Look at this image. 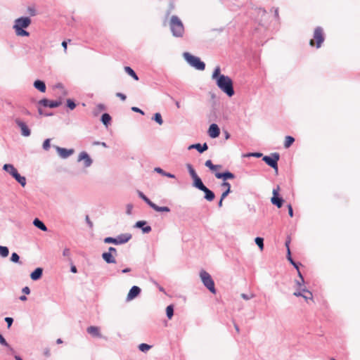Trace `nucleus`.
<instances>
[{
    "instance_id": "obj_1",
    "label": "nucleus",
    "mask_w": 360,
    "mask_h": 360,
    "mask_svg": "<svg viewBox=\"0 0 360 360\" xmlns=\"http://www.w3.org/2000/svg\"><path fill=\"white\" fill-rule=\"evenodd\" d=\"M220 72V68L216 67L212 77L216 81L217 86L228 96L231 97L235 93L232 79L229 76L221 75Z\"/></svg>"
},
{
    "instance_id": "obj_2",
    "label": "nucleus",
    "mask_w": 360,
    "mask_h": 360,
    "mask_svg": "<svg viewBox=\"0 0 360 360\" xmlns=\"http://www.w3.org/2000/svg\"><path fill=\"white\" fill-rule=\"evenodd\" d=\"M31 19L29 17H20L14 21L13 28L14 29L17 36L28 37L30 33L25 30L31 24Z\"/></svg>"
},
{
    "instance_id": "obj_3",
    "label": "nucleus",
    "mask_w": 360,
    "mask_h": 360,
    "mask_svg": "<svg viewBox=\"0 0 360 360\" xmlns=\"http://www.w3.org/2000/svg\"><path fill=\"white\" fill-rule=\"evenodd\" d=\"M170 30L172 35L175 37H181L184 33L183 22L176 15H172L170 19Z\"/></svg>"
},
{
    "instance_id": "obj_4",
    "label": "nucleus",
    "mask_w": 360,
    "mask_h": 360,
    "mask_svg": "<svg viewBox=\"0 0 360 360\" xmlns=\"http://www.w3.org/2000/svg\"><path fill=\"white\" fill-rule=\"evenodd\" d=\"M184 58L186 61L193 68L198 70H204L205 68V64L201 61L200 58L191 55L188 52H184L183 53Z\"/></svg>"
},
{
    "instance_id": "obj_5",
    "label": "nucleus",
    "mask_w": 360,
    "mask_h": 360,
    "mask_svg": "<svg viewBox=\"0 0 360 360\" xmlns=\"http://www.w3.org/2000/svg\"><path fill=\"white\" fill-rule=\"evenodd\" d=\"M200 277L202 280L203 285L212 292L215 294L216 289L214 288V282L208 272L205 270H201L200 272Z\"/></svg>"
},
{
    "instance_id": "obj_6",
    "label": "nucleus",
    "mask_w": 360,
    "mask_h": 360,
    "mask_svg": "<svg viewBox=\"0 0 360 360\" xmlns=\"http://www.w3.org/2000/svg\"><path fill=\"white\" fill-rule=\"evenodd\" d=\"M131 238V233H122L116 238L106 237L104 238L105 243H113L115 245H121L127 243Z\"/></svg>"
},
{
    "instance_id": "obj_7",
    "label": "nucleus",
    "mask_w": 360,
    "mask_h": 360,
    "mask_svg": "<svg viewBox=\"0 0 360 360\" xmlns=\"http://www.w3.org/2000/svg\"><path fill=\"white\" fill-rule=\"evenodd\" d=\"M280 158V155L278 153H271V155H265L263 157L262 160L269 167H272L276 172L278 171V161Z\"/></svg>"
},
{
    "instance_id": "obj_8",
    "label": "nucleus",
    "mask_w": 360,
    "mask_h": 360,
    "mask_svg": "<svg viewBox=\"0 0 360 360\" xmlns=\"http://www.w3.org/2000/svg\"><path fill=\"white\" fill-rule=\"evenodd\" d=\"M280 187L277 186L276 188L273 190V197L271 199V202L273 205H276L278 208H281L283 203V199L279 197Z\"/></svg>"
},
{
    "instance_id": "obj_9",
    "label": "nucleus",
    "mask_w": 360,
    "mask_h": 360,
    "mask_svg": "<svg viewBox=\"0 0 360 360\" xmlns=\"http://www.w3.org/2000/svg\"><path fill=\"white\" fill-rule=\"evenodd\" d=\"M314 39L316 41V48H320L324 41L323 30L321 27H317L314 30Z\"/></svg>"
},
{
    "instance_id": "obj_10",
    "label": "nucleus",
    "mask_w": 360,
    "mask_h": 360,
    "mask_svg": "<svg viewBox=\"0 0 360 360\" xmlns=\"http://www.w3.org/2000/svg\"><path fill=\"white\" fill-rule=\"evenodd\" d=\"M15 122L18 125V127L20 129L22 136H25V137L30 136L31 131L29 129V127H27V125L26 124V123H25L23 121H22L19 118H16L15 120Z\"/></svg>"
},
{
    "instance_id": "obj_11",
    "label": "nucleus",
    "mask_w": 360,
    "mask_h": 360,
    "mask_svg": "<svg viewBox=\"0 0 360 360\" xmlns=\"http://www.w3.org/2000/svg\"><path fill=\"white\" fill-rule=\"evenodd\" d=\"M54 147H55L57 153L60 155V157L63 159L68 158V157L72 155L75 152L74 149H72V148L67 149V148H61L59 146H54Z\"/></svg>"
},
{
    "instance_id": "obj_12",
    "label": "nucleus",
    "mask_w": 360,
    "mask_h": 360,
    "mask_svg": "<svg viewBox=\"0 0 360 360\" xmlns=\"http://www.w3.org/2000/svg\"><path fill=\"white\" fill-rule=\"evenodd\" d=\"M39 104L43 105L44 107L53 108L60 106L61 102L58 101H51L47 98H43L39 101Z\"/></svg>"
},
{
    "instance_id": "obj_13",
    "label": "nucleus",
    "mask_w": 360,
    "mask_h": 360,
    "mask_svg": "<svg viewBox=\"0 0 360 360\" xmlns=\"http://www.w3.org/2000/svg\"><path fill=\"white\" fill-rule=\"evenodd\" d=\"M82 160H84V165L85 167H89L91 165L93 160L89 155V154L85 152L82 151L79 153L78 156V161L80 162Z\"/></svg>"
},
{
    "instance_id": "obj_14",
    "label": "nucleus",
    "mask_w": 360,
    "mask_h": 360,
    "mask_svg": "<svg viewBox=\"0 0 360 360\" xmlns=\"http://www.w3.org/2000/svg\"><path fill=\"white\" fill-rule=\"evenodd\" d=\"M221 186L225 187L226 188V191H224L221 195V198L218 202L219 207H222V202L224 199L231 192V184L228 181H223Z\"/></svg>"
},
{
    "instance_id": "obj_15",
    "label": "nucleus",
    "mask_w": 360,
    "mask_h": 360,
    "mask_svg": "<svg viewBox=\"0 0 360 360\" xmlns=\"http://www.w3.org/2000/svg\"><path fill=\"white\" fill-rule=\"evenodd\" d=\"M214 175L217 179H223L224 181H226L227 179H233L235 178L234 174L229 170L224 172H216Z\"/></svg>"
},
{
    "instance_id": "obj_16",
    "label": "nucleus",
    "mask_w": 360,
    "mask_h": 360,
    "mask_svg": "<svg viewBox=\"0 0 360 360\" xmlns=\"http://www.w3.org/2000/svg\"><path fill=\"white\" fill-rule=\"evenodd\" d=\"M208 134L212 139H215L219 136L220 129L217 124L213 123L210 124L208 129Z\"/></svg>"
},
{
    "instance_id": "obj_17",
    "label": "nucleus",
    "mask_w": 360,
    "mask_h": 360,
    "mask_svg": "<svg viewBox=\"0 0 360 360\" xmlns=\"http://www.w3.org/2000/svg\"><path fill=\"white\" fill-rule=\"evenodd\" d=\"M146 224V221H138L134 224V227L141 229L143 233H148L151 231L152 229L150 226H148Z\"/></svg>"
},
{
    "instance_id": "obj_18",
    "label": "nucleus",
    "mask_w": 360,
    "mask_h": 360,
    "mask_svg": "<svg viewBox=\"0 0 360 360\" xmlns=\"http://www.w3.org/2000/svg\"><path fill=\"white\" fill-rule=\"evenodd\" d=\"M141 288L136 285H134L129 290V292L127 297V300L130 301L136 297L141 293Z\"/></svg>"
},
{
    "instance_id": "obj_19",
    "label": "nucleus",
    "mask_w": 360,
    "mask_h": 360,
    "mask_svg": "<svg viewBox=\"0 0 360 360\" xmlns=\"http://www.w3.org/2000/svg\"><path fill=\"white\" fill-rule=\"evenodd\" d=\"M86 332L93 337L99 338H102V335L100 332V328L98 326H89L87 328Z\"/></svg>"
},
{
    "instance_id": "obj_20",
    "label": "nucleus",
    "mask_w": 360,
    "mask_h": 360,
    "mask_svg": "<svg viewBox=\"0 0 360 360\" xmlns=\"http://www.w3.org/2000/svg\"><path fill=\"white\" fill-rule=\"evenodd\" d=\"M188 149H196L200 153H202L208 149V146L206 143L201 145L200 143H195L188 146Z\"/></svg>"
},
{
    "instance_id": "obj_21",
    "label": "nucleus",
    "mask_w": 360,
    "mask_h": 360,
    "mask_svg": "<svg viewBox=\"0 0 360 360\" xmlns=\"http://www.w3.org/2000/svg\"><path fill=\"white\" fill-rule=\"evenodd\" d=\"M43 274V269L38 267L35 269L30 274V278L33 281H37L40 279Z\"/></svg>"
},
{
    "instance_id": "obj_22",
    "label": "nucleus",
    "mask_w": 360,
    "mask_h": 360,
    "mask_svg": "<svg viewBox=\"0 0 360 360\" xmlns=\"http://www.w3.org/2000/svg\"><path fill=\"white\" fill-rule=\"evenodd\" d=\"M201 191L205 193L204 198L207 201L211 202L214 199L215 195H214V192L212 191H211L210 189H209L208 188H207L206 186L204 188H202L201 190Z\"/></svg>"
},
{
    "instance_id": "obj_23",
    "label": "nucleus",
    "mask_w": 360,
    "mask_h": 360,
    "mask_svg": "<svg viewBox=\"0 0 360 360\" xmlns=\"http://www.w3.org/2000/svg\"><path fill=\"white\" fill-rule=\"evenodd\" d=\"M102 258L108 264H115L116 260L115 257L111 255V252H105L102 254Z\"/></svg>"
},
{
    "instance_id": "obj_24",
    "label": "nucleus",
    "mask_w": 360,
    "mask_h": 360,
    "mask_svg": "<svg viewBox=\"0 0 360 360\" xmlns=\"http://www.w3.org/2000/svg\"><path fill=\"white\" fill-rule=\"evenodd\" d=\"M34 87L41 92L46 91V84L42 80L37 79L34 82Z\"/></svg>"
},
{
    "instance_id": "obj_25",
    "label": "nucleus",
    "mask_w": 360,
    "mask_h": 360,
    "mask_svg": "<svg viewBox=\"0 0 360 360\" xmlns=\"http://www.w3.org/2000/svg\"><path fill=\"white\" fill-rule=\"evenodd\" d=\"M22 187H24L26 185V179L25 176H21L18 172L17 171L13 176H12Z\"/></svg>"
},
{
    "instance_id": "obj_26",
    "label": "nucleus",
    "mask_w": 360,
    "mask_h": 360,
    "mask_svg": "<svg viewBox=\"0 0 360 360\" xmlns=\"http://www.w3.org/2000/svg\"><path fill=\"white\" fill-rule=\"evenodd\" d=\"M193 180V186L195 188H198V190L201 191L202 188H204L205 187V186L204 185V184L202 183V181L201 180V179L199 176L195 177Z\"/></svg>"
},
{
    "instance_id": "obj_27",
    "label": "nucleus",
    "mask_w": 360,
    "mask_h": 360,
    "mask_svg": "<svg viewBox=\"0 0 360 360\" xmlns=\"http://www.w3.org/2000/svg\"><path fill=\"white\" fill-rule=\"evenodd\" d=\"M33 224L37 228H38L39 229H40V230H41L43 231H47V227L46 226V225L44 224V222L42 221H41L38 218H36V219H34Z\"/></svg>"
},
{
    "instance_id": "obj_28",
    "label": "nucleus",
    "mask_w": 360,
    "mask_h": 360,
    "mask_svg": "<svg viewBox=\"0 0 360 360\" xmlns=\"http://www.w3.org/2000/svg\"><path fill=\"white\" fill-rule=\"evenodd\" d=\"M3 169L13 176L18 170L11 164H5Z\"/></svg>"
},
{
    "instance_id": "obj_29",
    "label": "nucleus",
    "mask_w": 360,
    "mask_h": 360,
    "mask_svg": "<svg viewBox=\"0 0 360 360\" xmlns=\"http://www.w3.org/2000/svg\"><path fill=\"white\" fill-rule=\"evenodd\" d=\"M150 207L157 212H170V209L168 207H166V206L160 207V206L157 205L156 204H155L154 202L152 205H150Z\"/></svg>"
},
{
    "instance_id": "obj_30",
    "label": "nucleus",
    "mask_w": 360,
    "mask_h": 360,
    "mask_svg": "<svg viewBox=\"0 0 360 360\" xmlns=\"http://www.w3.org/2000/svg\"><path fill=\"white\" fill-rule=\"evenodd\" d=\"M101 121L105 127H108L110 123L111 117L108 113H103L101 116Z\"/></svg>"
},
{
    "instance_id": "obj_31",
    "label": "nucleus",
    "mask_w": 360,
    "mask_h": 360,
    "mask_svg": "<svg viewBox=\"0 0 360 360\" xmlns=\"http://www.w3.org/2000/svg\"><path fill=\"white\" fill-rule=\"evenodd\" d=\"M154 170H155V172H156L158 174H162V176H167L169 178H175L174 174L167 172L164 171L162 169H161L160 167H155Z\"/></svg>"
},
{
    "instance_id": "obj_32",
    "label": "nucleus",
    "mask_w": 360,
    "mask_h": 360,
    "mask_svg": "<svg viewBox=\"0 0 360 360\" xmlns=\"http://www.w3.org/2000/svg\"><path fill=\"white\" fill-rule=\"evenodd\" d=\"M138 195L140 198H141L147 205L150 207L153 202L141 191H137Z\"/></svg>"
},
{
    "instance_id": "obj_33",
    "label": "nucleus",
    "mask_w": 360,
    "mask_h": 360,
    "mask_svg": "<svg viewBox=\"0 0 360 360\" xmlns=\"http://www.w3.org/2000/svg\"><path fill=\"white\" fill-rule=\"evenodd\" d=\"M124 70L129 75H130L131 77H133L135 80H139V77H138L137 75L136 74V72H134V70L132 68H131L129 66H126L124 68Z\"/></svg>"
},
{
    "instance_id": "obj_34",
    "label": "nucleus",
    "mask_w": 360,
    "mask_h": 360,
    "mask_svg": "<svg viewBox=\"0 0 360 360\" xmlns=\"http://www.w3.org/2000/svg\"><path fill=\"white\" fill-rule=\"evenodd\" d=\"M295 141V139L291 136H285V140L284 143V147L285 148H288Z\"/></svg>"
},
{
    "instance_id": "obj_35",
    "label": "nucleus",
    "mask_w": 360,
    "mask_h": 360,
    "mask_svg": "<svg viewBox=\"0 0 360 360\" xmlns=\"http://www.w3.org/2000/svg\"><path fill=\"white\" fill-rule=\"evenodd\" d=\"M166 314L169 319H171L174 315V306L170 304L166 308Z\"/></svg>"
},
{
    "instance_id": "obj_36",
    "label": "nucleus",
    "mask_w": 360,
    "mask_h": 360,
    "mask_svg": "<svg viewBox=\"0 0 360 360\" xmlns=\"http://www.w3.org/2000/svg\"><path fill=\"white\" fill-rule=\"evenodd\" d=\"M9 254V250L6 246L0 245V256L6 257Z\"/></svg>"
},
{
    "instance_id": "obj_37",
    "label": "nucleus",
    "mask_w": 360,
    "mask_h": 360,
    "mask_svg": "<svg viewBox=\"0 0 360 360\" xmlns=\"http://www.w3.org/2000/svg\"><path fill=\"white\" fill-rule=\"evenodd\" d=\"M152 119L160 125L162 124L163 123L162 115L160 112H156L155 114H154V116L153 117Z\"/></svg>"
},
{
    "instance_id": "obj_38",
    "label": "nucleus",
    "mask_w": 360,
    "mask_h": 360,
    "mask_svg": "<svg viewBox=\"0 0 360 360\" xmlns=\"http://www.w3.org/2000/svg\"><path fill=\"white\" fill-rule=\"evenodd\" d=\"M151 346L146 343H141L139 345V349L143 352H148Z\"/></svg>"
},
{
    "instance_id": "obj_39",
    "label": "nucleus",
    "mask_w": 360,
    "mask_h": 360,
    "mask_svg": "<svg viewBox=\"0 0 360 360\" xmlns=\"http://www.w3.org/2000/svg\"><path fill=\"white\" fill-rule=\"evenodd\" d=\"M255 243L257 245V246L259 248V249L262 250L264 248V239L261 237H257L255 240Z\"/></svg>"
},
{
    "instance_id": "obj_40",
    "label": "nucleus",
    "mask_w": 360,
    "mask_h": 360,
    "mask_svg": "<svg viewBox=\"0 0 360 360\" xmlns=\"http://www.w3.org/2000/svg\"><path fill=\"white\" fill-rule=\"evenodd\" d=\"M0 345L9 348V349L11 351H13V348L10 347V345L8 344V342H6L5 338L1 334H0Z\"/></svg>"
},
{
    "instance_id": "obj_41",
    "label": "nucleus",
    "mask_w": 360,
    "mask_h": 360,
    "mask_svg": "<svg viewBox=\"0 0 360 360\" xmlns=\"http://www.w3.org/2000/svg\"><path fill=\"white\" fill-rule=\"evenodd\" d=\"M11 261L14 263L20 262V257L16 252H13L11 257Z\"/></svg>"
},
{
    "instance_id": "obj_42",
    "label": "nucleus",
    "mask_w": 360,
    "mask_h": 360,
    "mask_svg": "<svg viewBox=\"0 0 360 360\" xmlns=\"http://www.w3.org/2000/svg\"><path fill=\"white\" fill-rule=\"evenodd\" d=\"M63 255L68 259L69 261H71V252L70 250L68 248H65L63 251Z\"/></svg>"
},
{
    "instance_id": "obj_43",
    "label": "nucleus",
    "mask_w": 360,
    "mask_h": 360,
    "mask_svg": "<svg viewBox=\"0 0 360 360\" xmlns=\"http://www.w3.org/2000/svg\"><path fill=\"white\" fill-rule=\"evenodd\" d=\"M205 165L208 167L212 171H215V167L214 165L212 163V162L210 160H208L205 162Z\"/></svg>"
},
{
    "instance_id": "obj_44",
    "label": "nucleus",
    "mask_w": 360,
    "mask_h": 360,
    "mask_svg": "<svg viewBox=\"0 0 360 360\" xmlns=\"http://www.w3.org/2000/svg\"><path fill=\"white\" fill-rule=\"evenodd\" d=\"M298 276L300 277V280L297 281H296V283L297 285L299 286V287H301L302 285V284L304 283V278L301 274V272L300 271V270H298Z\"/></svg>"
},
{
    "instance_id": "obj_45",
    "label": "nucleus",
    "mask_w": 360,
    "mask_h": 360,
    "mask_svg": "<svg viewBox=\"0 0 360 360\" xmlns=\"http://www.w3.org/2000/svg\"><path fill=\"white\" fill-rule=\"evenodd\" d=\"M67 106L70 109V110H73L76 107V104L74 102V101L71 100V99H68L67 100Z\"/></svg>"
},
{
    "instance_id": "obj_46",
    "label": "nucleus",
    "mask_w": 360,
    "mask_h": 360,
    "mask_svg": "<svg viewBox=\"0 0 360 360\" xmlns=\"http://www.w3.org/2000/svg\"><path fill=\"white\" fill-rule=\"evenodd\" d=\"M50 139H46L44 143H43V149L45 150H48L50 148Z\"/></svg>"
},
{
    "instance_id": "obj_47",
    "label": "nucleus",
    "mask_w": 360,
    "mask_h": 360,
    "mask_svg": "<svg viewBox=\"0 0 360 360\" xmlns=\"http://www.w3.org/2000/svg\"><path fill=\"white\" fill-rule=\"evenodd\" d=\"M288 259L289 262L293 265V266L298 271L299 270V266L298 264L296 263L291 257L290 255H288Z\"/></svg>"
},
{
    "instance_id": "obj_48",
    "label": "nucleus",
    "mask_w": 360,
    "mask_h": 360,
    "mask_svg": "<svg viewBox=\"0 0 360 360\" xmlns=\"http://www.w3.org/2000/svg\"><path fill=\"white\" fill-rule=\"evenodd\" d=\"M302 297L305 300H312L313 299V295H312V293L311 292H308V293L303 294Z\"/></svg>"
},
{
    "instance_id": "obj_49",
    "label": "nucleus",
    "mask_w": 360,
    "mask_h": 360,
    "mask_svg": "<svg viewBox=\"0 0 360 360\" xmlns=\"http://www.w3.org/2000/svg\"><path fill=\"white\" fill-rule=\"evenodd\" d=\"M241 297L243 299H244L245 300H249L255 297V295H254V294L247 295L245 293H242Z\"/></svg>"
},
{
    "instance_id": "obj_50",
    "label": "nucleus",
    "mask_w": 360,
    "mask_h": 360,
    "mask_svg": "<svg viewBox=\"0 0 360 360\" xmlns=\"http://www.w3.org/2000/svg\"><path fill=\"white\" fill-rule=\"evenodd\" d=\"M5 321L7 323L8 328H10L13 322V319L11 317H6Z\"/></svg>"
},
{
    "instance_id": "obj_51",
    "label": "nucleus",
    "mask_w": 360,
    "mask_h": 360,
    "mask_svg": "<svg viewBox=\"0 0 360 360\" xmlns=\"http://www.w3.org/2000/svg\"><path fill=\"white\" fill-rule=\"evenodd\" d=\"M133 209V205L132 204H127V214H131V210Z\"/></svg>"
},
{
    "instance_id": "obj_52",
    "label": "nucleus",
    "mask_w": 360,
    "mask_h": 360,
    "mask_svg": "<svg viewBox=\"0 0 360 360\" xmlns=\"http://www.w3.org/2000/svg\"><path fill=\"white\" fill-rule=\"evenodd\" d=\"M116 96L119 97L123 101L127 98V96L122 93H117Z\"/></svg>"
},
{
    "instance_id": "obj_53",
    "label": "nucleus",
    "mask_w": 360,
    "mask_h": 360,
    "mask_svg": "<svg viewBox=\"0 0 360 360\" xmlns=\"http://www.w3.org/2000/svg\"><path fill=\"white\" fill-rule=\"evenodd\" d=\"M288 214H289L290 217H293V210H292V207L290 204L288 205Z\"/></svg>"
},
{
    "instance_id": "obj_54",
    "label": "nucleus",
    "mask_w": 360,
    "mask_h": 360,
    "mask_svg": "<svg viewBox=\"0 0 360 360\" xmlns=\"http://www.w3.org/2000/svg\"><path fill=\"white\" fill-rule=\"evenodd\" d=\"M131 110L134 111V112H139L142 115H144V112L142 110H141L140 108H137V107H132L131 108Z\"/></svg>"
},
{
    "instance_id": "obj_55",
    "label": "nucleus",
    "mask_w": 360,
    "mask_h": 360,
    "mask_svg": "<svg viewBox=\"0 0 360 360\" xmlns=\"http://www.w3.org/2000/svg\"><path fill=\"white\" fill-rule=\"evenodd\" d=\"M22 292L25 295H29L30 293V289L29 287L25 286L22 289Z\"/></svg>"
},
{
    "instance_id": "obj_56",
    "label": "nucleus",
    "mask_w": 360,
    "mask_h": 360,
    "mask_svg": "<svg viewBox=\"0 0 360 360\" xmlns=\"http://www.w3.org/2000/svg\"><path fill=\"white\" fill-rule=\"evenodd\" d=\"M85 220H86V224L89 225V226L90 228H92L93 227V223L92 221L90 220L89 217L88 215L86 216V218H85Z\"/></svg>"
},
{
    "instance_id": "obj_57",
    "label": "nucleus",
    "mask_w": 360,
    "mask_h": 360,
    "mask_svg": "<svg viewBox=\"0 0 360 360\" xmlns=\"http://www.w3.org/2000/svg\"><path fill=\"white\" fill-rule=\"evenodd\" d=\"M96 108L98 111H102L105 109V107L103 104L100 103L96 105Z\"/></svg>"
},
{
    "instance_id": "obj_58",
    "label": "nucleus",
    "mask_w": 360,
    "mask_h": 360,
    "mask_svg": "<svg viewBox=\"0 0 360 360\" xmlns=\"http://www.w3.org/2000/svg\"><path fill=\"white\" fill-rule=\"evenodd\" d=\"M108 252H111V255H112V254H115L116 255L117 254V250H116V249L115 248L110 247L108 248Z\"/></svg>"
},
{
    "instance_id": "obj_59",
    "label": "nucleus",
    "mask_w": 360,
    "mask_h": 360,
    "mask_svg": "<svg viewBox=\"0 0 360 360\" xmlns=\"http://www.w3.org/2000/svg\"><path fill=\"white\" fill-rule=\"evenodd\" d=\"M189 174L191 175V176L193 179H195V177L198 176V175L197 174L195 169L193 170L191 172H189Z\"/></svg>"
},
{
    "instance_id": "obj_60",
    "label": "nucleus",
    "mask_w": 360,
    "mask_h": 360,
    "mask_svg": "<svg viewBox=\"0 0 360 360\" xmlns=\"http://www.w3.org/2000/svg\"><path fill=\"white\" fill-rule=\"evenodd\" d=\"M293 295L296 296V297H302L303 295V293L300 290H297V291H295L294 293H293Z\"/></svg>"
},
{
    "instance_id": "obj_61",
    "label": "nucleus",
    "mask_w": 360,
    "mask_h": 360,
    "mask_svg": "<svg viewBox=\"0 0 360 360\" xmlns=\"http://www.w3.org/2000/svg\"><path fill=\"white\" fill-rule=\"evenodd\" d=\"M70 271L72 273H75V274L77 273V267L75 265H72L71 268H70Z\"/></svg>"
},
{
    "instance_id": "obj_62",
    "label": "nucleus",
    "mask_w": 360,
    "mask_h": 360,
    "mask_svg": "<svg viewBox=\"0 0 360 360\" xmlns=\"http://www.w3.org/2000/svg\"><path fill=\"white\" fill-rule=\"evenodd\" d=\"M186 167L188 169V172H191L193 170H194L193 166L191 164H187Z\"/></svg>"
},
{
    "instance_id": "obj_63",
    "label": "nucleus",
    "mask_w": 360,
    "mask_h": 360,
    "mask_svg": "<svg viewBox=\"0 0 360 360\" xmlns=\"http://www.w3.org/2000/svg\"><path fill=\"white\" fill-rule=\"evenodd\" d=\"M44 355L47 357L50 356L51 353L49 349H46L44 352Z\"/></svg>"
},
{
    "instance_id": "obj_64",
    "label": "nucleus",
    "mask_w": 360,
    "mask_h": 360,
    "mask_svg": "<svg viewBox=\"0 0 360 360\" xmlns=\"http://www.w3.org/2000/svg\"><path fill=\"white\" fill-rule=\"evenodd\" d=\"M300 291L304 294V293H308V292H310L309 290H308L306 288H300Z\"/></svg>"
}]
</instances>
